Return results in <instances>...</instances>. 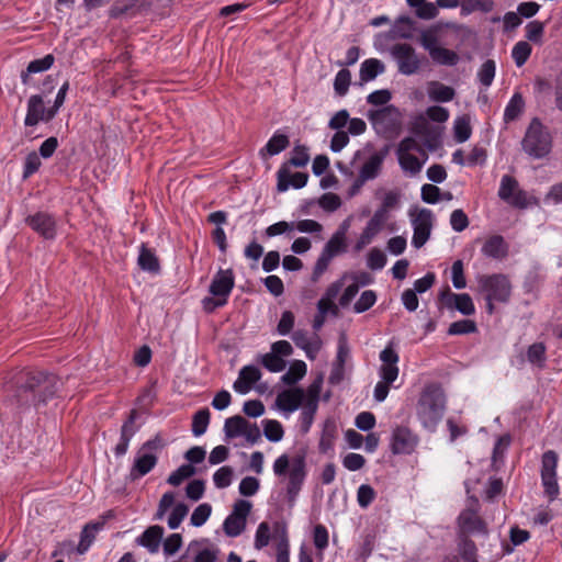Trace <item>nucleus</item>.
Masks as SVG:
<instances>
[{
  "instance_id": "1",
  "label": "nucleus",
  "mask_w": 562,
  "mask_h": 562,
  "mask_svg": "<svg viewBox=\"0 0 562 562\" xmlns=\"http://www.w3.org/2000/svg\"><path fill=\"white\" fill-rule=\"evenodd\" d=\"M56 383L53 375L42 372L27 374L25 381L18 387L16 401L21 405L37 406L55 394Z\"/></svg>"
},
{
  "instance_id": "2",
  "label": "nucleus",
  "mask_w": 562,
  "mask_h": 562,
  "mask_svg": "<svg viewBox=\"0 0 562 562\" xmlns=\"http://www.w3.org/2000/svg\"><path fill=\"white\" fill-rule=\"evenodd\" d=\"M448 109L440 105H431L425 113L417 114L411 122V131L424 140H440L445 127L442 126L449 120Z\"/></svg>"
},
{
  "instance_id": "3",
  "label": "nucleus",
  "mask_w": 562,
  "mask_h": 562,
  "mask_svg": "<svg viewBox=\"0 0 562 562\" xmlns=\"http://www.w3.org/2000/svg\"><path fill=\"white\" fill-rule=\"evenodd\" d=\"M273 472L277 476L288 475L286 493L293 502L306 476L304 456H295L292 459L288 454L280 456L273 463Z\"/></svg>"
},
{
  "instance_id": "4",
  "label": "nucleus",
  "mask_w": 562,
  "mask_h": 562,
  "mask_svg": "<svg viewBox=\"0 0 562 562\" xmlns=\"http://www.w3.org/2000/svg\"><path fill=\"white\" fill-rule=\"evenodd\" d=\"M446 406L443 392L436 386L425 389L417 405V415L427 428H434L442 418Z\"/></svg>"
},
{
  "instance_id": "5",
  "label": "nucleus",
  "mask_w": 562,
  "mask_h": 562,
  "mask_svg": "<svg viewBox=\"0 0 562 562\" xmlns=\"http://www.w3.org/2000/svg\"><path fill=\"white\" fill-rule=\"evenodd\" d=\"M380 359L383 362L380 368L381 381L374 387V398L378 402H382L389 394V386L393 383L398 375V355L392 347H386L380 353Z\"/></svg>"
},
{
  "instance_id": "6",
  "label": "nucleus",
  "mask_w": 562,
  "mask_h": 562,
  "mask_svg": "<svg viewBox=\"0 0 562 562\" xmlns=\"http://www.w3.org/2000/svg\"><path fill=\"white\" fill-rule=\"evenodd\" d=\"M390 55L395 60L397 71L404 76L417 74L423 66L425 57H419L415 48L408 43H395L390 48Z\"/></svg>"
},
{
  "instance_id": "7",
  "label": "nucleus",
  "mask_w": 562,
  "mask_h": 562,
  "mask_svg": "<svg viewBox=\"0 0 562 562\" xmlns=\"http://www.w3.org/2000/svg\"><path fill=\"white\" fill-rule=\"evenodd\" d=\"M477 291L484 296L506 303L512 293V284L504 274H480L476 277Z\"/></svg>"
},
{
  "instance_id": "8",
  "label": "nucleus",
  "mask_w": 562,
  "mask_h": 562,
  "mask_svg": "<svg viewBox=\"0 0 562 562\" xmlns=\"http://www.w3.org/2000/svg\"><path fill=\"white\" fill-rule=\"evenodd\" d=\"M346 248V235L345 231L336 232L325 245L319 258L317 259L312 279L318 280L319 277L327 270L331 259L338 254L345 251Z\"/></svg>"
},
{
  "instance_id": "9",
  "label": "nucleus",
  "mask_w": 562,
  "mask_h": 562,
  "mask_svg": "<svg viewBox=\"0 0 562 562\" xmlns=\"http://www.w3.org/2000/svg\"><path fill=\"white\" fill-rule=\"evenodd\" d=\"M498 198L516 209H526L531 202L527 192L520 189L518 181L508 175L502 177Z\"/></svg>"
},
{
  "instance_id": "10",
  "label": "nucleus",
  "mask_w": 562,
  "mask_h": 562,
  "mask_svg": "<svg viewBox=\"0 0 562 562\" xmlns=\"http://www.w3.org/2000/svg\"><path fill=\"white\" fill-rule=\"evenodd\" d=\"M224 432L227 439L243 436L249 443H256L261 438L259 427L239 415L225 420Z\"/></svg>"
},
{
  "instance_id": "11",
  "label": "nucleus",
  "mask_w": 562,
  "mask_h": 562,
  "mask_svg": "<svg viewBox=\"0 0 562 562\" xmlns=\"http://www.w3.org/2000/svg\"><path fill=\"white\" fill-rule=\"evenodd\" d=\"M369 120L379 134L393 133L400 127V112L393 105L370 111Z\"/></svg>"
},
{
  "instance_id": "12",
  "label": "nucleus",
  "mask_w": 562,
  "mask_h": 562,
  "mask_svg": "<svg viewBox=\"0 0 562 562\" xmlns=\"http://www.w3.org/2000/svg\"><path fill=\"white\" fill-rule=\"evenodd\" d=\"M398 161L404 171L416 175L420 171L426 160L418 143H401L397 149Z\"/></svg>"
},
{
  "instance_id": "13",
  "label": "nucleus",
  "mask_w": 562,
  "mask_h": 562,
  "mask_svg": "<svg viewBox=\"0 0 562 562\" xmlns=\"http://www.w3.org/2000/svg\"><path fill=\"white\" fill-rule=\"evenodd\" d=\"M418 442V436L408 427L396 426L392 430L390 449L394 454H411L417 448Z\"/></svg>"
},
{
  "instance_id": "14",
  "label": "nucleus",
  "mask_w": 562,
  "mask_h": 562,
  "mask_svg": "<svg viewBox=\"0 0 562 562\" xmlns=\"http://www.w3.org/2000/svg\"><path fill=\"white\" fill-rule=\"evenodd\" d=\"M251 510V503L239 499L234 504L232 514L225 519L223 528L227 536L236 537L240 535L245 527L247 516Z\"/></svg>"
},
{
  "instance_id": "15",
  "label": "nucleus",
  "mask_w": 562,
  "mask_h": 562,
  "mask_svg": "<svg viewBox=\"0 0 562 562\" xmlns=\"http://www.w3.org/2000/svg\"><path fill=\"white\" fill-rule=\"evenodd\" d=\"M479 502L476 499L471 502V505L461 512L458 518L460 531L463 535L469 533H487L486 524L477 513Z\"/></svg>"
},
{
  "instance_id": "16",
  "label": "nucleus",
  "mask_w": 562,
  "mask_h": 562,
  "mask_svg": "<svg viewBox=\"0 0 562 562\" xmlns=\"http://www.w3.org/2000/svg\"><path fill=\"white\" fill-rule=\"evenodd\" d=\"M557 465H558V456L554 451L549 450L542 456V468H541V479L542 484L544 486V491L550 497V499L555 498L559 493V486L557 482Z\"/></svg>"
},
{
  "instance_id": "17",
  "label": "nucleus",
  "mask_w": 562,
  "mask_h": 562,
  "mask_svg": "<svg viewBox=\"0 0 562 562\" xmlns=\"http://www.w3.org/2000/svg\"><path fill=\"white\" fill-rule=\"evenodd\" d=\"M56 114L57 113H53V106H45L42 94H33L27 100V111L24 123L26 126H34L41 121H50Z\"/></svg>"
},
{
  "instance_id": "18",
  "label": "nucleus",
  "mask_w": 562,
  "mask_h": 562,
  "mask_svg": "<svg viewBox=\"0 0 562 562\" xmlns=\"http://www.w3.org/2000/svg\"><path fill=\"white\" fill-rule=\"evenodd\" d=\"M414 235L412 243L416 248L423 247L430 237L432 228V213L429 210H420L412 221Z\"/></svg>"
},
{
  "instance_id": "19",
  "label": "nucleus",
  "mask_w": 562,
  "mask_h": 562,
  "mask_svg": "<svg viewBox=\"0 0 562 562\" xmlns=\"http://www.w3.org/2000/svg\"><path fill=\"white\" fill-rule=\"evenodd\" d=\"M146 10V4L143 0H116L108 11L110 19H133Z\"/></svg>"
},
{
  "instance_id": "20",
  "label": "nucleus",
  "mask_w": 562,
  "mask_h": 562,
  "mask_svg": "<svg viewBox=\"0 0 562 562\" xmlns=\"http://www.w3.org/2000/svg\"><path fill=\"white\" fill-rule=\"evenodd\" d=\"M440 301L446 307L458 310L465 316H470L475 312L472 299L468 293L456 294L446 289L440 293Z\"/></svg>"
},
{
  "instance_id": "21",
  "label": "nucleus",
  "mask_w": 562,
  "mask_h": 562,
  "mask_svg": "<svg viewBox=\"0 0 562 562\" xmlns=\"http://www.w3.org/2000/svg\"><path fill=\"white\" fill-rule=\"evenodd\" d=\"M26 223L46 239H53L56 235V221L54 217L45 212H37L34 215L26 217Z\"/></svg>"
},
{
  "instance_id": "22",
  "label": "nucleus",
  "mask_w": 562,
  "mask_h": 562,
  "mask_svg": "<svg viewBox=\"0 0 562 562\" xmlns=\"http://www.w3.org/2000/svg\"><path fill=\"white\" fill-rule=\"evenodd\" d=\"M305 393L301 387H292L282 391L276 398V405L279 409L292 413L296 411L301 405H304Z\"/></svg>"
},
{
  "instance_id": "23",
  "label": "nucleus",
  "mask_w": 562,
  "mask_h": 562,
  "mask_svg": "<svg viewBox=\"0 0 562 562\" xmlns=\"http://www.w3.org/2000/svg\"><path fill=\"white\" fill-rule=\"evenodd\" d=\"M308 175L305 172L291 173L288 166L283 165L278 171L277 189L279 192H284L292 186L295 189H301L306 186Z\"/></svg>"
},
{
  "instance_id": "24",
  "label": "nucleus",
  "mask_w": 562,
  "mask_h": 562,
  "mask_svg": "<svg viewBox=\"0 0 562 562\" xmlns=\"http://www.w3.org/2000/svg\"><path fill=\"white\" fill-rule=\"evenodd\" d=\"M234 288V276L232 270H220L210 284V292L214 296H221L227 300Z\"/></svg>"
},
{
  "instance_id": "25",
  "label": "nucleus",
  "mask_w": 562,
  "mask_h": 562,
  "mask_svg": "<svg viewBox=\"0 0 562 562\" xmlns=\"http://www.w3.org/2000/svg\"><path fill=\"white\" fill-rule=\"evenodd\" d=\"M261 378L260 370L255 366H245L240 371L238 379L234 382L233 387L239 394H247L254 383Z\"/></svg>"
},
{
  "instance_id": "26",
  "label": "nucleus",
  "mask_w": 562,
  "mask_h": 562,
  "mask_svg": "<svg viewBox=\"0 0 562 562\" xmlns=\"http://www.w3.org/2000/svg\"><path fill=\"white\" fill-rule=\"evenodd\" d=\"M156 463L157 457L153 452H145L139 449L130 472L131 479L136 480L146 475L155 468Z\"/></svg>"
},
{
  "instance_id": "27",
  "label": "nucleus",
  "mask_w": 562,
  "mask_h": 562,
  "mask_svg": "<svg viewBox=\"0 0 562 562\" xmlns=\"http://www.w3.org/2000/svg\"><path fill=\"white\" fill-rule=\"evenodd\" d=\"M164 529L160 526H150L137 539V543L148 549L150 553H156L162 539Z\"/></svg>"
},
{
  "instance_id": "28",
  "label": "nucleus",
  "mask_w": 562,
  "mask_h": 562,
  "mask_svg": "<svg viewBox=\"0 0 562 562\" xmlns=\"http://www.w3.org/2000/svg\"><path fill=\"white\" fill-rule=\"evenodd\" d=\"M482 252L486 257L501 259L507 254V245L502 236L493 235L484 241Z\"/></svg>"
},
{
  "instance_id": "29",
  "label": "nucleus",
  "mask_w": 562,
  "mask_h": 562,
  "mask_svg": "<svg viewBox=\"0 0 562 562\" xmlns=\"http://www.w3.org/2000/svg\"><path fill=\"white\" fill-rule=\"evenodd\" d=\"M383 221L379 220L375 216H372L371 220L367 223V226L360 234L356 245L355 249L357 251L362 250L366 246H368L373 238L379 234V232L382 228Z\"/></svg>"
},
{
  "instance_id": "30",
  "label": "nucleus",
  "mask_w": 562,
  "mask_h": 562,
  "mask_svg": "<svg viewBox=\"0 0 562 562\" xmlns=\"http://www.w3.org/2000/svg\"><path fill=\"white\" fill-rule=\"evenodd\" d=\"M385 71L384 64L378 58H368L360 66L359 77L362 82L374 80Z\"/></svg>"
},
{
  "instance_id": "31",
  "label": "nucleus",
  "mask_w": 562,
  "mask_h": 562,
  "mask_svg": "<svg viewBox=\"0 0 562 562\" xmlns=\"http://www.w3.org/2000/svg\"><path fill=\"white\" fill-rule=\"evenodd\" d=\"M525 100L520 92H515L509 99L508 103L504 110V121L505 123H510L516 120L524 113L525 111Z\"/></svg>"
},
{
  "instance_id": "32",
  "label": "nucleus",
  "mask_w": 562,
  "mask_h": 562,
  "mask_svg": "<svg viewBox=\"0 0 562 562\" xmlns=\"http://www.w3.org/2000/svg\"><path fill=\"white\" fill-rule=\"evenodd\" d=\"M456 91L452 87L446 86L439 81H431L428 85V97L435 102H450L453 100Z\"/></svg>"
},
{
  "instance_id": "33",
  "label": "nucleus",
  "mask_w": 562,
  "mask_h": 562,
  "mask_svg": "<svg viewBox=\"0 0 562 562\" xmlns=\"http://www.w3.org/2000/svg\"><path fill=\"white\" fill-rule=\"evenodd\" d=\"M401 194L398 191H387L382 198L381 206L375 211L373 216L385 222L387 213L395 209L400 202Z\"/></svg>"
},
{
  "instance_id": "34",
  "label": "nucleus",
  "mask_w": 562,
  "mask_h": 562,
  "mask_svg": "<svg viewBox=\"0 0 562 562\" xmlns=\"http://www.w3.org/2000/svg\"><path fill=\"white\" fill-rule=\"evenodd\" d=\"M138 265L143 270H147L153 273H157L160 270V265H159L158 258L145 245H143L140 247V252L138 256Z\"/></svg>"
},
{
  "instance_id": "35",
  "label": "nucleus",
  "mask_w": 562,
  "mask_h": 562,
  "mask_svg": "<svg viewBox=\"0 0 562 562\" xmlns=\"http://www.w3.org/2000/svg\"><path fill=\"white\" fill-rule=\"evenodd\" d=\"M429 56L435 64L442 66H456L460 59L454 50L441 46Z\"/></svg>"
},
{
  "instance_id": "36",
  "label": "nucleus",
  "mask_w": 562,
  "mask_h": 562,
  "mask_svg": "<svg viewBox=\"0 0 562 562\" xmlns=\"http://www.w3.org/2000/svg\"><path fill=\"white\" fill-rule=\"evenodd\" d=\"M494 9L493 0H461L462 14H470L475 11L488 13Z\"/></svg>"
},
{
  "instance_id": "37",
  "label": "nucleus",
  "mask_w": 562,
  "mask_h": 562,
  "mask_svg": "<svg viewBox=\"0 0 562 562\" xmlns=\"http://www.w3.org/2000/svg\"><path fill=\"white\" fill-rule=\"evenodd\" d=\"M525 37L536 45L543 43L544 23L538 20L530 21L525 27Z\"/></svg>"
},
{
  "instance_id": "38",
  "label": "nucleus",
  "mask_w": 562,
  "mask_h": 562,
  "mask_svg": "<svg viewBox=\"0 0 562 562\" xmlns=\"http://www.w3.org/2000/svg\"><path fill=\"white\" fill-rule=\"evenodd\" d=\"M532 52L531 45L527 41L517 42L512 49V58L517 67L524 66Z\"/></svg>"
},
{
  "instance_id": "39",
  "label": "nucleus",
  "mask_w": 562,
  "mask_h": 562,
  "mask_svg": "<svg viewBox=\"0 0 562 562\" xmlns=\"http://www.w3.org/2000/svg\"><path fill=\"white\" fill-rule=\"evenodd\" d=\"M306 374V364L304 361L296 360L294 361L288 372L282 376V381L285 384H294L299 380H301Z\"/></svg>"
},
{
  "instance_id": "40",
  "label": "nucleus",
  "mask_w": 562,
  "mask_h": 562,
  "mask_svg": "<svg viewBox=\"0 0 562 562\" xmlns=\"http://www.w3.org/2000/svg\"><path fill=\"white\" fill-rule=\"evenodd\" d=\"M382 164V157L373 155L361 168L360 178L366 181L378 176Z\"/></svg>"
},
{
  "instance_id": "41",
  "label": "nucleus",
  "mask_w": 562,
  "mask_h": 562,
  "mask_svg": "<svg viewBox=\"0 0 562 562\" xmlns=\"http://www.w3.org/2000/svg\"><path fill=\"white\" fill-rule=\"evenodd\" d=\"M454 139L456 140H468L471 137L472 128L470 120L467 116H459L453 123Z\"/></svg>"
},
{
  "instance_id": "42",
  "label": "nucleus",
  "mask_w": 562,
  "mask_h": 562,
  "mask_svg": "<svg viewBox=\"0 0 562 562\" xmlns=\"http://www.w3.org/2000/svg\"><path fill=\"white\" fill-rule=\"evenodd\" d=\"M496 72V65L493 59L485 60L479 69L477 77L484 87H490L493 83Z\"/></svg>"
},
{
  "instance_id": "43",
  "label": "nucleus",
  "mask_w": 562,
  "mask_h": 562,
  "mask_svg": "<svg viewBox=\"0 0 562 562\" xmlns=\"http://www.w3.org/2000/svg\"><path fill=\"white\" fill-rule=\"evenodd\" d=\"M210 423V412L209 409H200L193 416L192 420V432L194 436H201L206 431V428Z\"/></svg>"
},
{
  "instance_id": "44",
  "label": "nucleus",
  "mask_w": 562,
  "mask_h": 562,
  "mask_svg": "<svg viewBox=\"0 0 562 562\" xmlns=\"http://www.w3.org/2000/svg\"><path fill=\"white\" fill-rule=\"evenodd\" d=\"M522 150L531 158L539 159L547 156L550 150V143H522Z\"/></svg>"
},
{
  "instance_id": "45",
  "label": "nucleus",
  "mask_w": 562,
  "mask_h": 562,
  "mask_svg": "<svg viewBox=\"0 0 562 562\" xmlns=\"http://www.w3.org/2000/svg\"><path fill=\"white\" fill-rule=\"evenodd\" d=\"M263 432L268 440L278 442L283 438L284 431L278 420L268 419L263 422Z\"/></svg>"
},
{
  "instance_id": "46",
  "label": "nucleus",
  "mask_w": 562,
  "mask_h": 562,
  "mask_svg": "<svg viewBox=\"0 0 562 562\" xmlns=\"http://www.w3.org/2000/svg\"><path fill=\"white\" fill-rule=\"evenodd\" d=\"M194 473L195 469L191 464H183L169 475L167 482L170 485L178 486L184 480L191 477Z\"/></svg>"
},
{
  "instance_id": "47",
  "label": "nucleus",
  "mask_w": 562,
  "mask_h": 562,
  "mask_svg": "<svg viewBox=\"0 0 562 562\" xmlns=\"http://www.w3.org/2000/svg\"><path fill=\"white\" fill-rule=\"evenodd\" d=\"M351 82V74L348 69H340L334 80V89L338 95H345Z\"/></svg>"
},
{
  "instance_id": "48",
  "label": "nucleus",
  "mask_w": 562,
  "mask_h": 562,
  "mask_svg": "<svg viewBox=\"0 0 562 562\" xmlns=\"http://www.w3.org/2000/svg\"><path fill=\"white\" fill-rule=\"evenodd\" d=\"M527 359L529 362L539 367L543 366L546 360V347L542 342L532 344L527 351Z\"/></svg>"
},
{
  "instance_id": "49",
  "label": "nucleus",
  "mask_w": 562,
  "mask_h": 562,
  "mask_svg": "<svg viewBox=\"0 0 562 562\" xmlns=\"http://www.w3.org/2000/svg\"><path fill=\"white\" fill-rule=\"evenodd\" d=\"M476 331V324L471 319H461L450 324L448 328L449 335H463Z\"/></svg>"
},
{
  "instance_id": "50",
  "label": "nucleus",
  "mask_w": 562,
  "mask_h": 562,
  "mask_svg": "<svg viewBox=\"0 0 562 562\" xmlns=\"http://www.w3.org/2000/svg\"><path fill=\"white\" fill-rule=\"evenodd\" d=\"M376 294L372 290H367L361 293L359 300L355 303L353 310L356 313H363L374 305Z\"/></svg>"
},
{
  "instance_id": "51",
  "label": "nucleus",
  "mask_w": 562,
  "mask_h": 562,
  "mask_svg": "<svg viewBox=\"0 0 562 562\" xmlns=\"http://www.w3.org/2000/svg\"><path fill=\"white\" fill-rule=\"evenodd\" d=\"M54 55L47 54L43 58L30 61L26 68L27 71L32 74L43 72L48 70L54 65Z\"/></svg>"
},
{
  "instance_id": "52",
  "label": "nucleus",
  "mask_w": 562,
  "mask_h": 562,
  "mask_svg": "<svg viewBox=\"0 0 562 562\" xmlns=\"http://www.w3.org/2000/svg\"><path fill=\"white\" fill-rule=\"evenodd\" d=\"M310 160V154L308 148L304 145L296 146L293 151L292 156L289 160V164L294 167H304L307 165Z\"/></svg>"
},
{
  "instance_id": "53",
  "label": "nucleus",
  "mask_w": 562,
  "mask_h": 562,
  "mask_svg": "<svg viewBox=\"0 0 562 562\" xmlns=\"http://www.w3.org/2000/svg\"><path fill=\"white\" fill-rule=\"evenodd\" d=\"M386 263L385 254L379 248H372L367 257V265L371 270H380Z\"/></svg>"
},
{
  "instance_id": "54",
  "label": "nucleus",
  "mask_w": 562,
  "mask_h": 562,
  "mask_svg": "<svg viewBox=\"0 0 562 562\" xmlns=\"http://www.w3.org/2000/svg\"><path fill=\"white\" fill-rule=\"evenodd\" d=\"M322 386H323V376L322 375H318L307 387V390L304 392L305 393V402L306 403H314L316 405H318V401H319V394H321V391H322Z\"/></svg>"
},
{
  "instance_id": "55",
  "label": "nucleus",
  "mask_w": 562,
  "mask_h": 562,
  "mask_svg": "<svg viewBox=\"0 0 562 562\" xmlns=\"http://www.w3.org/2000/svg\"><path fill=\"white\" fill-rule=\"evenodd\" d=\"M419 43L429 55L440 47L437 34L429 30L420 34Z\"/></svg>"
},
{
  "instance_id": "56",
  "label": "nucleus",
  "mask_w": 562,
  "mask_h": 562,
  "mask_svg": "<svg viewBox=\"0 0 562 562\" xmlns=\"http://www.w3.org/2000/svg\"><path fill=\"white\" fill-rule=\"evenodd\" d=\"M262 364L271 372H280L285 368V361L274 352L262 356Z\"/></svg>"
},
{
  "instance_id": "57",
  "label": "nucleus",
  "mask_w": 562,
  "mask_h": 562,
  "mask_svg": "<svg viewBox=\"0 0 562 562\" xmlns=\"http://www.w3.org/2000/svg\"><path fill=\"white\" fill-rule=\"evenodd\" d=\"M232 477L233 470L229 467H222L213 475L214 484L218 488H225L229 486L232 483Z\"/></svg>"
},
{
  "instance_id": "58",
  "label": "nucleus",
  "mask_w": 562,
  "mask_h": 562,
  "mask_svg": "<svg viewBox=\"0 0 562 562\" xmlns=\"http://www.w3.org/2000/svg\"><path fill=\"white\" fill-rule=\"evenodd\" d=\"M188 514V506L184 504H177L169 518H168V526L170 529H177L181 521L184 519V517Z\"/></svg>"
},
{
  "instance_id": "59",
  "label": "nucleus",
  "mask_w": 562,
  "mask_h": 562,
  "mask_svg": "<svg viewBox=\"0 0 562 562\" xmlns=\"http://www.w3.org/2000/svg\"><path fill=\"white\" fill-rule=\"evenodd\" d=\"M211 506L209 504L199 505L191 515V524L195 527L202 526L211 515Z\"/></svg>"
},
{
  "instance_id": "60",
  "label": "nucleus",
  "mask_w": 562,
  "mask_h": 562,
  "mask_svg": "<svg viewBox=\"0 0 562 562\" xmlns=\"http://www.w3.org/2000/svg\"><path fill=\"white\" fill-rule=\"evenodd\" d=\"M318 405L304 402L301 419H302V430L307 432L313 423L314 415L316 414Z\"/></svg>"
},
{
  "instance_id": "61",
  "label": "nucleus",
  "mask_w": 562,
  "mask_h": 562,
  "mask_svg": "<svg viewBox=\"0 0 562 562\" xmlns=\"http://www.w3.org/2000/svg\"><path fill=\"white\" fill-rule=\"evenodd\" d=\"M270 541V527L268 522H261L256 531L255 548L260 550Z\"/></svg>"
},
{
  "instance_id": "62",
  "label": "nucleus",
  "mask_w": 562,
  "mask_h": 562,
  "mask_svg": "<svg viewBox=\"0 0 562 562\" xmlns=\"http://www.w3.org/2000/svg\"><path fill=\"white\" fill-rule=\"evenodd\" d=\"M450 224L456 232H462L469 226V218L462 210H454L450 216Z\"/></svg>"
},
{
  "instance_id": "63",
  "label": "nucleus",
  "mask_w": 562,
  "mask_h": 562,
  "mask_svg": "<svg viewBox=\"0 0 562 562\" xmlns=\"http://www.w3.org/2000/svg\"><path fill=\"white\" fill-rule=\"evenodd\" d=\"M460 554L465 562H476V547L473 541L463 539L460 543Z\"/></svg>"
},
{
  "instance_id": "64",
  "label": "nucleus",
  "mask_w": 562,
  "mask_h": 562,
  "mask_svg": "<svg viewBox=\"0 0 562 562\" xmlns=\"http://www.w3.org/2000/svg\"><path fill=\"white\" fill-rule=\"evenodd\" d=\"M374 497L375 492L370 485L363 484L358 488L357 499L361 507H368L372 503Z\"/></svg>"
}]
</instances>
